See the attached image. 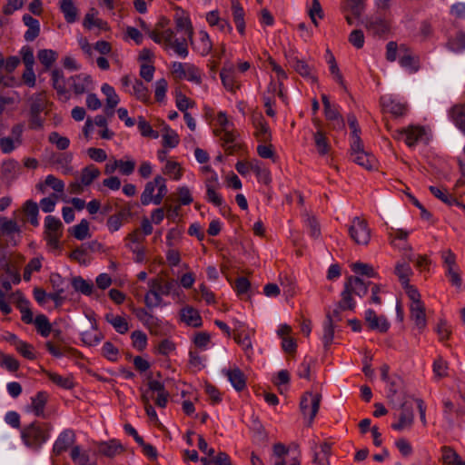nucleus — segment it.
<instances>
[{
  "instance_id": "nucleus-1",
  "label": "nucleus",
  "mask_w": 465,
  "mask_h": 465,
  "mask_svg": "<svg viewBox=\"0 0 465 465\" xmlns=\"http://www.w3.org/2000/svg\"><path fill=\"white\" fill-rule=\"evenodd\" d=\"M51 430L50 423L35 420L21 430V440L27 448L38 451L49 440Z\"/></svg>"
},
{
  "instance_id": "nucleus-2",
  "label": "nucleus",
  "mask_w": 465,
  "mask_h": 465,
  "mask_svg": "<svg viewBox=\"0 0 465 465\" xmlns=\"http://www.w3.org/2000/svg\"><path fill=\"white\" fill-rule=\"evenodd\" d=\"M148 286L150 290L144 296V303L149 309L158 307L162 304V295H169L178 289V283L175 280H170L163 283L162 280L159 278L150 279Z\"/></svg>"
},
{
  "instance_id": "nucleus-3",
  "label": "nucleus",
  "mask_w": 465,
  "mask_h": 465,
  "mask_svg": "<svg viewBox=\"0 0 465 465\" xmlns=\"http://www.w3.org/2000/svg\"><path fill=\"white\" fill-rule=\"evenodd\" d=\"M349 234L357 244L367 245L371 240V230L367 222L358 216L352 219Z\"/></svg>"
},
{
  "instance_id": "nucleus-4",
  "label": "nucleus",
  "mask_w": 465,
  "mask_h": 465,
  "mask_svg": "<svg viewBox=\"0 0 465 465\" xmlns=\"http://www.w3.org/2000/svg\"><path fill=\"white\" fill-rule=\"evenodd\" d=\"M321 399V394H314L310 391L305 392L301 399V411L303 413V415L309 414L310 423L312 422L313 419L315 418L319 411Z\"/></svg>"
},
{
  "instance_id": "nucleus-5",
  "label": "nucleus",
  "mask_w": 465,
  "mask_h": 465,
  "mask_svg": "<svg viewBox=\"0 0 465 465\" xmlns=\"http://www.w3.org/2000/svg\"><path fill=\"white\" fill-rule=\"evenodd\" d=\"M364 320L371 331L385 333L390 329V322L384 315L378 316L372 309H368L364 313Z\"/></svg>"
},
{
  "instance_id": "nucleus-6",
  "label": "nucleus",
  "mask_w": 465,
  "mask_h": 465,
  "mask_svg": "<svg viewBox=\"0 0 465 465\" xmlns=\"http://www.w3.org/2000/svg\"><path fill=\"white\" fill-rule=\"evenodd\" d=\"M394 135L397 139H404L409 147H413L422 140L425 134V129L421 126H410L407 129H401L396 132Z\"/></svg>"
},
{
  "instance_id": "nucleus-7",
  "label": "nucleus",
  "mask_w": 465,
  "mask_h": 465,
  "mask_svg": "<svg viewBox=\"0 0 465 465\" xmlns=\"http://www.w3.org/2000/svg\"><path fill=\"white\" fill-rule=\"evenodd\" d=\"M363 24L372 35L382 36L390 31L389 22L380 15L367 17Z\"/></svg>"
},
{
  "instance_id": "nucleus-8",
  "label": "nucleus",
  "mask_w": 465,
  "mask_h": 465,
  "mask_svg": "<svg viewBox=\"0 0 465 465\" xmlns=\"http://www.w3.org/2000/svg\"><path fill=\"white\" fill-rule=\"evenodd\" d=\"M0 233L1 236L7 237L11 244L15 246L17 241L15 235L17 234L18 238H20L21 229L15 220L0 216Z\"/></svg>"
},
{
  "instance_id": "nucleus-9",
  "label": "nucleus",
  "mask_w": 465,
  "mask_h": 465,
  "mask_svg": "<svg viewBox=\"0 0 465 465\" xmlns=\"http://www.w3.org/2000/svg\"><path fill=\"white\" fill-rule=\"evenodd\" d=\"M401 66L409 73H416L419 70V59L412 56L411 52L405 45L399 46Z\"/></svg>"
},
{
  "instance_id": "nucleus-10",
  "label": "nucleus",
  "mask_w": 465,
  "mask_h": 465,
  "mask_svg": "<svg viewBox=\"0 0 465 465\" xmlns=\"http://www.w3.org/2000/svg\"><path fill=\"white\" fill-rule=\"evenodd\" d=\"M222 372L227 377L232 386L237 391H242L246 387V378L243 371L239 367H233L232 369H223Z\"/></svg>"
},
{
  "instance_id": "nucleus-11",
  "label": "nucleus",
  "mask_w": 465,
  "mask_h": 465,
  "mask_svg": "<svg viewBox=\"0 0 465 465\" xmlns=\"http://www.w3.org/2000/svg\"><path fill=\"white\" fill-rule=\"evenodd\" d=\"M413 408L408 401L403 402L401 405V413L399 416V421L393 423L391 428L395 430H402L406 427H410L413 422Z\"/></svg>"
},
{
  "instance_id": "nucleus-12",
  "label": "nucleus",
  "mask_w": 465,
  "mask_h": 465,
  "mask_svg": "<svg viewBox=\"0 0 465 465\" xmlns=\"http://www.w3.org/2000/svg\"><path fill=\"white\" fill-rule=\"evenodd\" d=\"M74 440L75 435L74 430L69 429L63 430L53 446V452L56 456H59L65 451L74 442Z\"/></svg>"
},
{
  "instance_id": "nucleus-13",
  "label": "nucleus",
  "mask_w": 465,
  "mask_h": 465,
  "mask_svg": "<svg viewBox=\"0 0 465 465\" xmlns=\"http://www.w3.org/2000/svg\"><path fill=\"white\" fill-rule=\"evenodd\" d=\"M46 391H38L31 398V405L27 407L28 411H32L36 417L45 418V408L48 401Z\"/></svg>"
},
{
  "instance_id": "nucleus-14",
  "label": "nucleus",
  "mask_w": 465,
  "mask_h": 465,
  "mask_svg": "<svg viewBox=\"0 0 465 465\" xmlns=\"http://www.w3.org/2000/svg\"><path fill=\"white\" fill-rule=\"evenodd\" d=\"M181 321L186 325L200 328L203 325V319L199 312L192 306H185L180 311Z\"/></svg>"
},
{
  "instance_id": "nucleus-15",
  "label": "nucleus",
  "mask_w": 465,
  "mask_h": 465,
  "mask_svg": "<svg viewBox=\"0 0 465 465\" xmlns=\"http://www.w3.org/2000/svg\"><path fill=\"white\" fill-rule=\"evenodd\" d=\"M147 379V389H143V387L140 388L141 400L143 405L151 404V400L153 399V394L158 391H163V382L156 380H152L151 376H148Z\"/></svg>"
},
{
  "instance_id": "nucleus-16",
  "label": "nucleus",
  "mask_w": 465,
  "mask_h": 465,
  "mask_svg": "<svg viewBox=\"0 0 465 465\" xmlns=\"http://www.w3.org/2000/svg\"><path fill=\"white\" fill-rule=\"evenodd\" d=\"M253 125L255 128V136L261 143L270 142L272 134L267 122L262 115H258L253 118Z\"/></svg>"
},
{
  "instance_id": "nucleus-17",
  "label": "nucleus",
  "mask_w": 465,
  "mask_h": 465,
  "mask_svg": "<svg viewBox=\"0 0 465 465\" xmlns=\"http://www.w3.org/2000/svg\"><path fill=\"white\" fill-rule=\"evenodd\" d=\"M23 23L28 27L24 35L26 42H33L40 34V23L37 19L34 18L28 14H25L22 17Z\"/></svg>"
},
{
  "instance_id": "nucleus-18",
  "label": "nucleus",
  "mask_w": 465,
  "mask_h": 465,
  "mask_svg": "<svg viewBox=\"0 0 465 465\" xmlns=\"http://www.w3.org/2000/svg\"><path fill=\"white\" fill-rule=\"evenodd\" d=\"M68 82H72V87L75 94H84L92 84V78L85 74H79L71 76Z\"/></svg>"
},
{
  "instance_id": "nucleus-19",
  "label": "nucleus",
  "mask_w": 465,
  "mask_h": 465,
  "mask_svg": "<svg viewBox=\"0 0 465 465\" xmlns=\"http://www.w3.org/2000/svg\"><path fill=\"white\" fill-rule=\"evenodd\" d=\"M51 80H52V85L54 89L56 90L59 96H63L65 98H68L67 94V88H66V79L64 75V73L61 69L55 68L52 70L51 72Z\"/></svg>"
},
{
  "instance_id": "nucleus-20",
  "label": "nucleus",
  "mask_w": 465,
  "mask_h": 465,
  "mask_svg": "<svg viewBox=\"0 0 465 465\" xmlns=\"http://www.w3.org/2000/svg\"><path fill=\"white\" fill-rule=\"evenodd\" d=\"M124 450V446L117 440H110L108 441H102L98 444L99 453L113 458L116 454L122 452Z\"/></svg>"
},
{
  "instance_id": "nucleus-21",
  "label": "nucleus",
  "mask_w": 465,
  "mask_h": 465,
  "mask_svg": "<svg viewBox=\"0 0 465 465\" xmlns=\"http://www.w3.org/2000/svg\"><path fill=\"white\" fill-rule=\"evenodd\" d=\"M351 157L352 162L365 168L366 170H372L376 167L377 161L375 156L365 151L351 154Z\"/></svg>"
},
{
  "instance_id": "nucleus-22",
  "label": "nucleus",
  "mask_w": 465,
  "mask_h": 465,
  "mask_svg": "<svg viewBox=\"0 0 465 465\" xmlns=\"http://www.w3.org/2000/svg\"><path fill=\"white\" fill-rule=\"evenodd\" d=\"M22 167L15 159H8L3 162L1 173L7 180H15L21 173Z\"/></svg>"
},
{
  "instance_id": "nucleus-23",
  "label": "nucleus",
  "mask_w": 465,
  "mask_h": 465,
  "mask_svg": "<svg viewBox=\"0 0 465 465\" xmlns=\"http://www.w3.org/2000/svg\"><path fill=\"white\" fill-rule=\"evenodd\" d=\"M345 283L353 292V293L359 297H363L367 294L368 287L371 284L370 282H365L363 280L356 276H349Z\"/></svg>"
},
{
  "instance_id": "nucleus-24",
  "label": "nucleus",
  "mask_w": 465,
  "mask_h": 465,
  "mask_svg": "<svg viewBox=\"0 0 465 465\" xmlns=\"http://www.w3.org/2000/svg\"><path fill=\"white\" fill-rule=\"evenodd\" d=\"M411 318L414 321L418 329L422 330L426 326V314L423 302L411 304Z\"/></svg>"
},
{
  "instance_id": "nucleus-25",
  "label": "nucleus",
  "mask_w": 465,
  "mask_h": 465,
  "mask_svg": "<svg viewBox=\"0 0 465 465\" xmlns=\"http://www.w3.org/2000/svg\"><path fill=\"white\" fill-rule=\"evenodd\" d=\"M334 329H335V325L333 324L332 316L331 315V312H328L326 313L325 320L323 322V335H322L323 346L326 350L332 343L333 337H334Z\"/></svg>"
},
{
  "instance_id": "nucleus-26",
  "label": "nucleus",
  "mask_w": 465,
  "mask_h": 465,
  "mask_svg": "<svg viewBox=\"0 0 465 465\" xmlns=\"http://www.w3.org/2000/svg\"><path fill=\"white\" fill-rule=\"evenodd\" d=\"M60 10L68 24H73L77 20L78 10L73 0H61Z\"/></svg>"
},
{
  "instance_id": "nucleus-27",
  "label": "nucleus",
  "mask_w": 465,
  "mask_h": 465,
  "mask_svg": "<svg viewBox=\"0 0 465 465\" xmlns=\"http://www.w3.org/2000/svg\"><path fill=\"white\" fill-rule=\"evenodd\" d=\"M353 292L344 282L343 290L341 293V300L338 302V307L343 311H353L356 307V302L352 297Z\"/></svg>"
},
{
  "instance_id": "nucleus-28",
  "label": "nucleus",
  "mask_w": 465,
  "mask_h": 465,
  "mask_svg": "<svg viewBox=\"0 0 465 465\" xmlns=\"http://www.w3.org/2000/svg\"><path fill=\"white\" fill-rule=\"evenodd\" d=\"M71 285L75 292L90 296L94 291V283L84 280L82 276H74L71 280Z\"/></svg>"
},
{
  "instance_id": "nucleus-29",
  "label": "nucleus",
  "mask_w": 465,
  "mask_h": 465,
  "mask_svg": "<svg viewBox=\"0 0 465 465\" xmlns=\"http://www.w3.org/2000/svg\"><path fill=\"white\" fill-rule=\"evenodd\" d=\"M289 63L292 64L293 69L302 77H308L312 79V82L317 81V77L312 74V67L305 61L301 60L298 57H292L289 60Z\"/></svg>"
},
{
  "instance_id": "nucleus-30",
  "label": "nucleus",
  "mask_w": 465,
  "mask_h": 465,
  "mask_svg": "<svg viewBox=\"0 0 465 465\" xmlns=\"http://www.w3.org/2000/svg\"><path fill=\"white\" fill-rule=\"evenodd\" d=\"M381 105L384 110L391 113L395 116H402L405 114L407 106L404 104L397 102L391 99L381 98Z\"/></svg>"
},
{
  "instance_id": "nucleus-31",
  "label": "nucleus",
  "mask_w": 465,
  "mask_h": 465,
  "mask_svg": "<svg viewBox=\"0 0 465 465\" xmlns=\"http://www.w3.org/2000/svg\"><path fill=\"white\" fill-rule=\"evenodd\" d=\"M216 134L221 136V140L223 141V146L224 147L225 151L229 154H233L238 148V145L234 143V134L229 131L228 128H225L221 129L220 133H217Z\"/></svg>"
},
{
  "instance_id": "nucleus-32",
  "label": "nucleus",
  "mask_w": 465,
  "mask_h": 465,
  "mask_svg": "<svg viewBox=\"0 0 465 465\" xmlns=\"http://www.w3.org/2000/svg\"><path fill=\"white\" fill-rule=\"evenodd\" d=\"M97 12L95 11V9L92 8L91 11L85 15L84 20V26L89 30L93 27H97L100 30L104 31L108 30L109 27L107 22L100 18H94V15Z\"/></svg>"
},
{
  "instance_id": "nucleus-33",
  "label": "nucleus",
  "mask_w": 465,
  "mask_h": 465,
  "mask_svg": "<svg viewBox=\"0 0 465 465\" xmlns=\"http://www.w3.org/2000/svg\"><path fill=\"white\" fill-rule=\"evenodd\" d=\"M174 21L176 29L178 31H184L185 35H188V38L191 41V43H193V29L189 17L183 15V14L179 15L178 13H176Z\"/></svg>"
},
{
  "instance_id": "nucleus-34",
  "label": "nucleus",
  "mask_w": 465,
  "mask_h": 465,
  "mask_svg": "<svg viewBox=\"0 0 465 465\" xmlns=\"http://www.w3.org/2000/svg\"><path fill=\"white\" fill-rule=\"evenodd\" d=\"M441 460L445 465H462V460L460 456L457 453V451L450 447L443 446L441 447Z\"/></svg>"
},
{
  "instance_id": "nucleus-35",
  "label": "nucleus",
  "mask_w": 465,
  "mask_h": 465,
  "mask_svg": "<svg viewBox=\"0 0 465 465\" xmlns=\"http://www.w3.org/2000/svg\"><path fill=\"white\" fill-rule=\"evenodd\" d=\"M104 319L120 334H124L129 330L128 322L121 316H115L113 313L108 312L105 314Z\"/></svg>"
},
{
  "instance_id": "nucleus-36",
  "label": "nucleus",
  "mask_w": 465,
  "mask_h": 465,
  "mask_svg": "<svg viewBox=\"0 0 465 465\" xmlns=\"http://www.w3.org/2000/svg\"><path fill=\"white\" fill-rule=\"evenodd\" d=\"M450 117L455 125L465 134V104L454 105L450 111Z\"/></svg>"
},
{
  "instance_id": "nucleus-37",
  "label": "nucleus",
  "mask_w": 465,
  "mask_h": 465,
  "mask_svg": "<svg viewBox=\"0 0 465 465\" xmlns=\"http://www.w3.org/2000/svg\"><path fill=\"white\" fill-rule=\"evenodd\" d=\"M313 140L319 154L325 155L330 152L331 145L324 132L317 130L313 134Z\"/></svg>"
},
{
  "instance_id": "nucleus-38",
  "label": "nucleus",
  "mask_w": 465,
  "mask_h": 465,
  "mask_svg": "<svg viewBox=\"0 0 465 465\" xmlns=\"http://www.w3.org/2000/svg\"><path fill=\"white\" fill-rule=\"evenodd\" d=\"M23 212L28 216L29 222L33 226L36 227L39 225V207L35 202L33 200H27L23 205Z\"/></svg>"
},
{
  "instance_id": "nucleus-39",
  "label": "nucleus",
  "mask_w": 465,
  "mask_h": 465,
  "mask_svg": "<svg viewBox=\"0 0 465 465\" xmlns=\"http://www.w3.org/2000/svg\"><path fill=\"white\" fill-rule=\"evenodd\" d=\"M220 77L224 88L231 92H233L235 89V76L233 65H230L229 68H226L225 66L223 67L220 72Z\"/></svg>"
},
{
  "instance_id": "nucleus-40",
  "label": "nucleus",
  "mask_w": 465,
  "mask_h": 465,
  "mask_svg": "<svg viewBox=\"0 0 465 465\" xmlns=\"http://www.w3.org/2000/svg\"><path fill=\"white\" fill-rule=\"evenodd\" d=\"M57 57L58 54L52 49H41L37 53V58L44 65L45 70H49Z\"/></svg>"
},
{
  "instance_id": "nucleus-41",
  "label": "nucleus",
  "mask_w": 465,
  "mask_h": 465,
  "mask_svg": "<svg viewBox=\"0 0 465 465\" xmlns=\"http://www.w3.org/2000/svg\"><path fill=\"white\" fill-rule=\"evenodd\" d=\"M46 376L49 378L51 381L59 386L60 388L65 390H71L74 388V383L73 381V378L71 376L64 377L59 375L58 373L45 371Z\"/></svg>"
},
{
  "instance_id": "nucleus-42",
  "label": "nucleus",
  "mask_w": 465,
  "mask_h": 465,
  "mask_svg": "<svg viewBox=\"0 0 465 465\" xmlns=\"http://www.w3.org/2000/svg\"><path fill=\"white\" fill-rule=\"evenodd\" d=\"M100 170L94 164H90L82 169L80 182L84 186H89L94 180L99 177Z\"/></svg>"
},
{
  "instance_id": "nucleus-43",
  "label": "nucleus",
  "mask_w": 465,
  "mask_h": 465,
  "mask_svg": "<svg viewBox=\"0 0 465 465\" xmlns=\"http://www.w3.org/2000/svg\"><path fill=\"white\" fill-rule=\"evenodd\" d=\"M102 93L106 96V105L110 109H114L120 102L118 94L113 86L104 84L101 87Z\"/></svg>"
},
{
  "instance_id": "nucleus-44",
  "label": "nucleus",
  "mask_w": 465,
  "mask_h": 465,
  "mask_svg": "<svg viewBox=\"0 0 465 465\" xmlns=\"http://www.w3.org/2000/svg\"><path fill=\"white\" fill-rule=\"evenodd\" d=\"M45 347L48 352L56 358H61L62 356L74 357L80 354L77 350L71 347H65L63 351H60L51 341H47Z\"/></svg>"
},
{
  "instance_id": "nucleus-45",
  "label": "nucleus",
  "mask_w": 465,
  "mask_h": 465,
  "mask_svg": "<svg viewBox=\"0 0 465 465\" xmlns=\"http://www.w3.org/2000/svg\"><path fill=\"white\" fill-rule=\"evenodd\" d=\"M34 323L36 327L37 331L43 337H48L52 331V325L49 322L48 318L45 314H39L35 317Z\"/></svg>"
},
{
  "instance_id": "nucleus-46",
  "label": "nucleus",
  "mask_w": 465,
  "mask_h": 465,
  "mask_svg": "<svg viewBox=\"0 0 465 465\" xmlns=\"http://www.w3.org/2000/svg\"><path fill=\"white\" fill-rule=\"evenodd\" d=\"M45 185L51 187L56 193H63L64 190V183L53 174L47 175L45 180V184L38 183L37 188L41 192H44Z\"/></svg>"
},
{
  "instance_id": "nucleus-47",
  "label": "nucleus",
  "mask_w": 465,
  "mask_h": 465,
  "mask_svg": "<svg viewBox=\"0 0 465 465\" xmlns=\"http://www.w3.org/2000/svg\"><path fill=\"white\" fill-rule=\"evenodd\" d=\"M156 187H158V183L155 176L153 181L146 183L144 190L141 194V203L143 205H148L153 201V192Z\"/></svg>"
},
{
  "instance_id": "nucleus-48",
  "label": "nucleus",
  "mask_w": 465,
  "mask_h": 465,
  "mask_svg": "<svg viewBox=\"0 0 465 465\" xmlns=\"http://www.w3.org/2000/svg\"><path fill=\"white\" fill-rule=\"evenodd\" d=\"M448 48L455 53H460L465 50V33L459 32L456 36L449 39L447 43Z\"/></svg>"
},
{
  "instance_id": "nucleus-49",
  "label": "nucleus",
  "mask_w": 465,
  "mask_h": 465,
  "mask_svg": "<svg viewBox=\"0 0 465 465\" xmlns=\"http://www.w3.org/2000/svg\"><path fill=\"white\" fill-rule=\"evenodd\" d=\"M45 233H60L62 232L63 223L62 222L52 215H47L45 219Z\"/></svg>"
},
{
  "instance_id": "nucleus-50",
  "label": "nucleus",
  "mask_w": 465,
  "mask_h": 465,
  "mask_svg": "<svg viewBox=\"0 0 465 465\" xmlns=\"http://www.w3.org/2000/svg\"><path fill=\"white\" fill-rule=\"evenodd\" d=\"M49 282L54 292H65L68 288V282L58 272H52L49 277Z\"/></svg>"
},
{
  "instance_id": "nucleus-51",
  "label": "nucleus",
  "mask_w": 465,
  "mask_h": 465,
  "mask_svg": "<svg viewBox=\"0 0 465 465\" xmlns=\"http://www.w3.org/2000/svg\"><path fill=\"white\" fill-rule=\"evenodd\" d=\"M351 270L356 274L364 275L370 278L377 277V272L374 271L373 267L368 263L361 262L352 263Z\"/></svg>"
},
{
  "instance_id": "nucleus-52",
  "label": "nucleus",
  "mask_w": 465,
  "mask_h": 465,
  "mask_svg": "<svg viewBox=\"0 0 465 465\" xmlns=\"http://www.w3.org/2000/svg\"><path fill=\"white\" fill-rule=\"evenodd\" d=\"M133 94L135 95L137 99L143 102H148L150 99L148 88L141 80L138 79H136L133 84Z\"/></svg>"
},
{
  "instance_id": "nucleus-53",
  "label": "nucleus",
  "mask_w": 465,
  "mask_h": 465,
  "mask_svg": "<svg viewBox=\"0 0 465 465\" xmlns=\"http://www.w3.org/2000/svg\"><path fill=\"white\" fill-rule=\"evenodd\" d=\"M72 234L79 241H83L89 236V222L83 219L77 225L72 228Z\"/></svg>"
},
{
  "instance_id": "nucleus-54",
  "label": "nucleus",
  "mask_w": 465,
  "mask_h": 465,
  "mask_svg": "<svg viewBox=\"0 0 465 465\" xmlns=\"http://www.w3.org/2000/svg\"><path fill=\"white\" fill-rule=\"evenodd\" d=\"M395 273L399 277L401 284L410 282V276L412 274V270L408 262L398 263L395 267Z\"/></svg>"
},
{
  "instance_id": "nucleus-55",
  "label": "nucleus",
  "mask_w": 465,
  "mask_h": 465,
  "mask_svg": "<svg viewBox=\"0 0 465 465\" xmlns=\"http://www.w3.org/2000/svg\"><path fill=\"white\" fill-rule=\"evenodd\" d=\"M138 129L141 132V134L144 137H151L153 139H157L159 137V133L154 131L151 124L145 121L143 116H139L138 118Z\"/></svg>"
},
{
  "instance_id": "nucleus-56",
  "label": "nucleus",
  "mask_w": 465,
  "mask_h": 465,
  "mask_svg": "<svg viewBox=\"0 0 465 465\" xmlns=\"http://www.w3.org/2000/svg\"><path fill=\"white\" fill-rule=\"evenodd\" d=\"M166 133L163 135V145L164 147L174 148L179 143V136L175 131L172 130L168 125L164 127Z\"/></svg>"
},
{
  "instance_id": "nucleus-57",
  "label": "nucleus",
  "mask_w": 465,
  "mask_h": 465,
  "mask_svg": "<svg viewBox=\"0 0 465 465\" xmlns=\"http://www.w3.org/2000/svg\"><path fill=\"white\" fill-rule=\"evenodd\" d=\"M104 339L102 332L93 333L90 331L81 333V341L87 346H96Z\"/></svg>"
},
{
  "instance_id": "nucleus-58",
  "label": "nucleus",
  "mask_w": 465,
  "mask_h": 465,
  "mask_svg": "<svg viewBox=\"0 0 465 465\" xmlns=\"http://www.w3.org/2000/svg\"><path fill=\"white\" fill-rule=\"evenodd\" d=\"M206 200L214 206L222 207L224 201L223 197L215 192L213 184L206 183Z\"/></svg>"
},
{
  "instance_id": "nucleus-59",
  "label": "nucleus",
  "mask_w": 465,
  "mask_h": 465,
  "mask_svg": "<svg viewBox=\"0 0 465 465\" xmlns=\"http://www.w3.org/2000/svg\"><path fill=\"white\" fill-rule=\"evenodd\" d=\"M48 141L51 143L55 144L59 150H65L70 144V140L65 136H61L57 132L50 133Z\"/></svg>"
},
{
  "instance_id": "nucleus-60",
  "label": "nucleus",
  "mask_w": 465,
  "mask_h": 465,
  "mask_svg": "<svg viewBox=\"0 0 465 465\" xmlns=\"http://www.w3.org/2000/svg\"><path fill=\"white\" fill-rule=\"evenodd\" d=\"M15 348L24 358L27 360L35 359L34 347L30 343L21 340L20 342H17V345Z\"/></svg>"
},
{
  "instance_id": "nucleus-61",
  "label": "nucleus",
  "mask_w": 465,
  "mask_h": 465,
  "mask_svg": "<svg viewBox=\"0 0 465 465\" xmlns=\"http://www.w3.org/2000/svg\"><path fill=\"white\" fill-rule=\"evenodd\" d=\"M315 362L312 358L305 357L302 362L300 364L297 370V375L300 378L310 380L311 378V365Z\"/></svg>"
},
{
  "instance_id": "nucleus-62",
  "label": "nucleus",
  "mask_w": 465,
  "mask_h": 465,
  "mask_svg": "<svg viewBox=\"0 0 465 465\" xmlns=\"http://www.w3.org/2000/svg\"><path fill=\"white\" fill-rule=\"evenodd\" d=\"M133 346L138 351H142L147 345V336L141 331H134L131 335Z\"/></svg>"
},
{
  "instance_id": "nucleus-63",
  "label": "nucleus",
  "mask_w": 465,
  "mask_h": 465,
  "mask_svg": "<svg viewBox=\"0 0 465 465\" xmlns=\"http://www.w3.org/2000/svg\"><path fill=\"white\" fill-rule=\"evenodd\" d=\"M156 182L158 183V192L153 196V201L152 203H153L156 205H159L162 203L163 197L166 195L168 190L165 183V179L163 177H162L161 175H157Z\"/></svg>"
},
{
  "instance_id": "nucleus-64",
  "label": "nucleus",
  "mask_w": 465,
  "mask_h": 465,
  "mask_svg": "<svg viewBox=\"0 0 465 465\" xmlns=\"http://www.w3.org/2000/svg\"><path fill=\"white\" fill-rule=\"evenodd\" d=\"M169 46L172 47L175 54L182 58L187 57L189 54L187 41L185 38H183L182 40L174 39Z\"/></svg>"
}]
</instances>
